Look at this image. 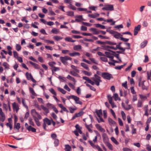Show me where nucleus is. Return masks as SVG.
Instances as JSON below:
<instances>
[{"label":"nucleus","mask_w":151,"mask_h":151,"mask_svg":"<svg viewBox=\"0 0 151 151\" xmlns=\"http://www.w3.org/2000/svg\"><path fill=\"white\" fill-rule=\"evenodd\" d=\"M94 77L91 78V79L93 81L90 79L89 78L86 76H83L82 78L92 85L95 84L97 86H99L100 85V83L102 82V81L101 80V77L96 74L94 75Z\"/></svg>","instance_id":"nucleus-1"},{"label":"nucleus","mask_w":151,"mask_h":151,"mask_svg":"<svg viewBox=\"0 0 151 151\" xmlns=\"http://www.w3.org/2000/svg\"><path fill=\"white\" fill-rule=\"evenodd\" d=\"M103 10L113 11L114 10V5L111 4H106L104 5V7L102 8Z\"/></svg>","instance_id":"nucleus-2"},{"label":"nucleus","mask_w":151,"mask_h":151,"mask_svg":"<svg viewBox=\"0 0 151 151\" xmlns=\"http://www.w3.org/2000/svg\"><path fill=\"white\" fill-rule=\"evenodd\" d=\"M101 76L104 79L108 80H110L111 78H113L111 74L107 72L102 73Z\"/></svg>","instance_id":"nucleus-3"},{"label":"nucleus","mask_w":151,"mask_h":151,"mask_svg":"<svg viewBox=\"0 0 151 151\" xmlns=\"http://www.w3.org/2000/svg\"><path fill=\"white\" fill-rule=\"evenodd\" d=\"M103 141L106 144V145L108 147L109 149L111 150H113V147L112 145L108 142V139L106 137L103 136Z\"/></svg>","instance_id":"nucleus-4"},{"label":"nucleus","mask_w":151,"mask_h":151,"mask_svg":"<svg viewBox=\"0 0 151 151\" xmlns=\"http://www.w3.org/2000/svg\"><path fill=\"white\" fill-rule=\"evenodd\" d=\"M109 51L108 52H106L105 53L106 56L109 58L111 60L114 58V57L112 56L113 53L112 52L113 51L110 50H109Z\"/></svg>","instance_id":"nucleus-5"},{"label":"nucleus","mask_w":151,"mask_h":151,"mask_svg":"<svg viewBox=\"0 0 151 151\" xmlns=\"http://www.w3.org/2000/svg\"><path fill=\"white\" fill-rule=\"evenodd\" d=\"M70 97H72V98L75 101L76 104H78L80 105L82 104V102L79 101V97L74 95L70 96Z\"/></svg>","instance_id":"nucleus-6"},{"label":"nucleus","mask_w":151,"mask_h":151,"mask_svg":"<svg viewBox=\"0 0 151 151\" xmlns=\"http://www.w3.org/2000/svg\"><path fill=\"white\" fill-rule=\"evenodd\" d=\"M90 123L87 122H85V125L86 128L88 129V131L91 133H92L93 131L91 128H92V126L91 124V121L90 120Z\"/></svg>","instance_id":"nucleus-7"},{"label":"nucleus","mask_w":151,"mask_h":151,"mask_svg":"<svg viewBox=\"0 0 151 151\" xmlns=\"http://www.w3.org/2000/svg\"><path fill=\"white\" fill-rule=\"evenodd\" d=\"M89 30L90 31L92 32L93 35H98L100 33V31L99 30L94 28H92L90 29Z\"/></svg>","instance_id":"nucleus-8"},{"label":"nucleus","mask_w":151,"mask_h":151,"mask_svg":"<svg viewBox=\"0 0 151 151\" xmlns=\"http://www.w3.org/2000/svg\"><path fill=\"white\" fill-rule=\"evenodd\" d=\"M141 27V25L139 24L135 27L134 30V35H136L137 34L138 31L140 29Z\"/></svg>","instance_id":"nucleus-9"},{"label":"nucleus","mask_w":151,"mask_h":151,"mask_svg":"<svg viewBox=\"0 0 151 151\" xmlns=\"http://www.w3.org/2000/svg\"><path fill=\"white\" fill-rule=\"evenodd\" d=\"M12 106L14 111H15L17 113L19 109L18 105L15 102H14L12 104Z\"/></svg>","instance_id":"nucleus-10"},{"label":"nucleus","mask_w":151,"mask_h":151,"mask_svg":"<svg viewBox=\"0 0 151 151\" xmlns=\"http://www.w3.org/2000/svg\"><path fill=\"white\" fill-rule=\"evenodd\" d=\"M43 122L48 125H51V119L50 120L49 119L47 118H45L43 120Z\"/></svg>","instance_id":"nucleus-11"},{"label":"nucleus","mask_w":151,"mask_h":151,"mask_svg":"<svg viewBox=\"0 0 151 151\" xmlns=\"http://www.w3.org/2000/svg\"><path fill=\"white\" fill-rule=\"evenodd\" d=\"M96 127L97 129L101 132H104L105 131L104 129L102 128V127L99 124H96Z\"/></svg>","instance_id":"nucleus-12"},{"label":"nucleus","mask_w":151,"mask_h":151,"mask_svg":"<svg viewBox=\"0 0 151 151\" xmlns=\"http://www.w3.org/2000/svg\"><path fill=\"white\" fill-rule=\"evenodd\" d=\"M77 18L75 19V21L78 22H81L82 20H83L82 15H77L76 17Z\"/></svg>","instance_id":"nucleus-13"},{"label":"nucleus","mask_w":151,"mask_h":151,"mask_svg":"<svg viewBox=\"0 0 151 151\" xmlns=\"http://www.w3.org/2000/svg\"><path fill=\"white\" fill-rule=\"evenodd\" d=\"M67 78L68 79L70 80V81H73L74 82V85L76 84V81L75 80L74 78L71 76L70 75H68L67 77Z\"/></svg>","instance_id":"nucleus-14"},{"label":"nucleus","mask_w":151,"mask_h":151,"mask_svg":"<svg viewBox=\"0 0 151 151\" xmlns=\"http://www.w3.org/2000/svg\"><path fill=\"white\" fill-rule=\"evenodd\" d=\"M99 14L96 13L93 14H89L88 15V16L90 18H95L96 17H99Z\"/></svg>","instance_id":"nucleus-15"},{"label":"nucleus","mask_w":151,"mask_h":151,"mask_svg":"<svg viewBox=\"0 0 151 151\" xmlns=\"http://www.w3.org/2000/svg\"><path fill=\"white\" fill-rule=\"evenodd\" d=\"M81 66L87 70L89 71L90 69L89 68L88 65L83 63H81Z\"/></svg>","instance_id":"nucleus-16"},{"label":"nucleus","mask_w":151,"mask_h":151,"mask_svg":"<svg viewBox=\"0 0 151 151\" xmlns=\"http://www.w3.org/2000/svg\"><path fill=\"white\" fill-rule=\"evenodd\" d=\"M69 55L71 57H75L76 56H79L80 55V53L77 52H74L73 53H69Z\"/></svg>","instance_id":"nucleus-17"},{"label":"nucleus","mask_w":151,"mask_h":151,"mask_svg":"<svg viewBox=\"0 0 151 151\" xmlns=\"http://www.w3.org/2000/svg\"><path fill=\"white\" fill-rule=\"evenodd\" d=\"M68 109L69 110L70 113H73L77 109V108L76 107L74 108H73L71 107H68Z\"/></svg>","instance_id":"nucleus-18"},{"label":"nucleus","mask_w":151,"mask_h":151,"mask_svg":"<svg viewBox=\"0 0 151 151\" xmlns=\"http://www.w3.org/2000/svg\"><path fill=\"white\" fill-rule=\"evenodd\" d=\"M81 46L80 45H76L73 47V49L74 50L78 51L81 49Z\"/></svg>","instance_id":"nucleus-19"},{"label":"nucleus","mask_w":151,"mask_h":151,"mask_svg":"<svg viewBox=\"0 0 151 151\" xmlns=\"http://www.w3.org/2000/svg\"><path fill=\"white\" fill-rule=\"evenodd\" d=\"M70 73L74 76L76 77L79 76V75L78 74V73H77L75 71H70Z\"/></svg>","instance_id":"nucleus-20"},{"label":"nucleus","mask_w":151,"mask_h":151,"mask_svg":"<svg viewBox=\"0 0 151 151\" xmlns=\"http://www.w3.org/2000/svg\"><path fill=\"white\" fill-rule=\"evenodd\" d=\"M33 119L37 125L38 126H40L41 125L39 121V120L37 118V117L36 116H34Z\"/></svg>","instance_id":"nucleus-21"},{"label":"nucleus","mask_w":151,"mask_h":151,"mask_svg":"<svg viewBox=\"0 0 151 151\" xmlns=\"http://www.w3.org/2000/svg\"><path fill=\"white\" fill-rule=\"evenodd\" d=\"M108 100L109 101V103L111 104V105L113 103H114V102L113 101L112 97H111V95H109L108 96Z\"/></svg>","instance_id":"nucleus-22"},{"label":"nucleus","mask_w":151,"mask_h":151,"mask_svg":"<svg viewBox=\"0 0 151 151\" xmlns=\"http://www.w3.org/2000/svg\"><path fill=\"white\" fill-rule=\"evenodd\" d=\"M41 107L42 109L45 112L46 114H48L49 112V110L48 108H47L43 106H41Z\"/></svg>","instance_id":"nucleus-23"},{"label":"nucleus","mask_w":151,"mask_h":151,"mask_svg":"<svg viewBox=\"0 0 151 151\" xmlns=\"http://www.w3.org/2000/svg\"><path fill=\"white\" fill-rule=\"evenodd\" d=\"M113 54V55H114L119 60L120 62H122L121 58L119 57V55L118 54H116L114 52H112Z\"/></svg>","instance_id":"nucleus-24"},{"label":"nucleus","mask_w":151,"mask_h":151,"mask_svg":"<svg viewBox=\"0 0 151 151\" xmlns=\"http://www.w3.org/2000/svg\"><path fill=\"white\" fill-rule=\"evenodd\" d=\"M60 58H61L66 61L67 60H72V58H71L66 56L64 57H61Z\"/></svg>","instance_id":"nucleus-25"},{"label":"nucleus","mask_w":151,"mask_h":151,"mask_svg":"<svg viewBox=\"0 0 151 151\" xmlns=\"http://www.w3.org/2000/svg\"><path fill=\"white\" fill-rule=\"evenodd\" d=\"M147 41L146 40L142 42L140 45L141 48H143L147 45Z\"/></svg>","instance_id":"nucleus-26"},{"label":"nucleus","mask_w":151,"mask_h":151,"mask_svg":"<svg viewBox=\"0 0 151 151\" xmlns=\"http://www.w3.org/2000/svg\"><path fill=\"white\" fill-rule=\"evenodd\" d=\"M122 36L120 33L118 32L115 33L114 35V36L115 38L120 39V37H121V36Z\"/></svg>","instance_id":"nucleus-27"},{"label":"nucleus","mask_w":151,"mask_h":151,"mask_svg":"<svg viewBox=\"0 0 151 151\" xmlns=\"http://www.w3.org/2000/svg\"><path fill=\"white\" fill-rule=\"evenodd\" d=\"M82 72L86 75L88 76H91L92 75V73L91 72H88L86 70L82 71Z\"/></svg>","instance_id":"nucleus-28"},{"label":"nucleus","mask_w":151,"mask_h":151,"mask_svg":"<svg viewBox=\"0 0 151 151\" xmlns=\"http://www.w3.org/2000/svg\"><path fill=\"white\" fill-rule=\"evenodd\" d=\"M29 131H31L32 132H36V129L35 128L32 127L31 126H29V127H28V129Z\"/></svg>","instance_id":"nucleus-29"},{"label":"nucleus","mask_w":151,"mask_h":151,"mask_svg":"<svg viewBox=\"0 0 151 151\" xmlns=\"http://www.w3.org/2000/svg\"><path fill=\"white\" fill-rule=\"evenodd\" d=\"M65 39L66 41L69 42H74L76 41L75 40H73L71 38L69 37H67Z\"/></svg>","instance_id":"nucleus-30"},{"label":"nucleus","mask_w":151,"mask_h":151,"mask_svg":"<svg viewBox=\"0 0 151 151\" xmlns=\"http://www.w3.org/2000/svg\"><path fill=\"white\" fill-rule=\"evenodd\" d=\"M57 89L60 92L63 94H65L66 93V91H65L63 88H61L60 87H58Z\"/></svg>","instance_id":"nucleus-31"},{"label":"nucleus","mask_w":151,"mask_h":151,"mask_svg":"<svg viewBox=\"0 0 151 151\" xmlns=\"http://www.w3.org/2000/svg\"><path fill=\"white\" fill-rule=\"evenodd\" d=\"M30 92L32 94L35 96H37V94L35 92L33 89L31 87L29 88Z\"/></svg>","instance_id":"nucleus-32"},{"label":"nucleus","mask_w":151,"mask_h":151,"mask_svg":"<svg viewBox=\"0 0 151 151\" xmlns=\"http://www.w3.org/2000/svg\"><path fill=\"white\" fill-rule=\"evenodd\" d=\"M51 32L53 33L57 34L59 33V30L58 29L53 28Z\"/></svg>","instance_id":"nucleus-33"},{"label":"nucleus","mask_w":151,"mask_h":151,"mask_svg":"<svg viewBox=\"0 0 151 151\" xmlns=\"http://www.w3.org/2000/svg\"><path fill=\"white\" fill-rule=\"evenodd\" d=\"M31 113L33 116V118L34 116H36V115L37 113L35 109H33L31 110Z\"/></svg>","instance_id":"nucleus-34"},{"label":"nucleus","mask_w":151,"mask_h":151,"mask_svg":"<svg viewBox=\"0 0 151 151\" xmlns=\"http://www.w3.org/2000/svg\"><path fill=\"white\" fill-rule=\"evenodd\" d=\"M95 26L96 27H100L102 29H105V27L104 26L101 25L99 24H95Z\"/></svg>","instance_id":"nucleus-35"},{"label":"nucleus","mask_w":151,"mask_h":151,"mask_svg":"<svg viewBox=\"0 0 151 151\" xmlns=\"http://www.w3.org/2000/svg\"><path fill=\"white\" fill-rule=\"evenodd\" d=\"M71 67L74 70V71H75L78 73H79V70L77 68V67L73 65H71Z\"/></svg>","instance_id":"nucleus-36"},{"label":"nucleus","mask_w":151,"mask_h":151,"mask_svg":"<svg viewBox=\"0 0 151 151\" xmlns=\"http://www.w3.org/2000/svg\"><path fill=\"white\" fill-rule=\"evenodd\" d=\"M58 78L62 82H65L66 81V78L65 77L60 76H58Z\"/></svg>","instance_id":"nucleus-37"},{"label":"nucleus","mask_w":151,"mask_h":151,"mask_svg":"<svg viewBox=\"0 0 151 151\" xmlns=\"http://www.w3.org/2000/svg\"><path fill=\"white\" fill-rule=\"evenodd\" d=\"M114 97L116 101L117 100H119V101L121 100L120 98L118 97V96L117 93H115L114 94Z\"/></svg>","instance_id":"nucleus-38"},{"label":"nucleus","mask_w":151,"mask_h":151,"mask_svg":"<svg viewBox=\"0 0 151 151\" xmlns=\"http://www.w3.org/2000/svg\"><path fill=\"white\" fill-rule=\"evenodd\" d=\"M26 76L27 78L29 80L31 79L33 77L31 74H29L27 72L26 74Z\"/></svg>","instance_id":"nucleus-39"},{"label":"nucleus","mask_w":151,"mask_h":151,"mask_svg":"<svg viewBox=\"0 0 151 151\" xmlns=\"http://www.w3.org/2000/svg\"><path fill=\"white\" fill-rule=\"evenodd\" d=\"M56 64V63L54 62H50L48 63L49 65L53 68L55 67V65Z\"/></svg>","instance_id":"nucleus-40"},{"label":"nucleus","mask_w":151,"mask_h":151,"mask_svg":"<svg viewBox=\"0 0 151 151\" xmlns=\"http://www.w3.org/2000/svg\"><path fill=\"white\" fill-rule=\"evenodd\" d=\"M65 151H70L71 149V147L69 145H65Z\"/></svg>","instance_id":"nucleus-41"},{"label":"nucleus","mask_w":151,"mask_h":151,"mask_svg":"<svg viewBox=\"0 0 151 151\" xmlns=\"http://www.w3.org/2000/svg\"><path fill=\"white\" fill-rule=\"evenodd\" d=\"M111 141L116 145H118L119 143L113 137H112L111 138Z\"/></svg>","instance_id":"nucleus-42"},{"label":"nucleus","mask_w":151,"mask_h":151,"mask_svg":"<svg viewBox=\"0 0 151 151\" xmlns=\"http://www.w3.org/2000/svg\"><path fill=\"white\" fill-rule=\"evenodd\" d=\"M96 113L99 117H101V116L102 115V112L101 110H97L96 111Z\"/></svg>","instance_id":"nucleus-43"},{"label":"nucleus","mask_w":151,"mask_h":151,"mask_svg":"<svg viewBox=\"0 0 151 151\" xmlns=\"http://www.w3.org/2000/svg\"><path fill=\"white\" fill-rule=\"evenodd\" d=\"M54 143L55 146H58V145L59 144V140L58 139H55V140H54Z\"/></svg>","instance_id":"nucleus-44"},{"label":"nucleus","mask_w":151,"mask_h":151,"mask_svg":"<svg viewBox=\"0 0 151 151\" xmlns=\"http://www.w3.org/2000/svg\"><path fill=\"white\" fill-rule=\"evenodd\" d=\"M121 114L122 117V119L124 120H126V116L125 113L123 111H121Z\"/></svg>","instance_id":"nucleus-45"},{"label":"nucleus","mask_w":151,"mask_h":151,"mask_svg":"<svg viewBox=\"0 0 151 151\" xmlns=\"http://www.w3.org/2000/svg\"><path fill=\"white\" fill-rule=\"evenodd\" d=\"M16 49L17 51H19L21 49V47L19 44H16Z\"/></svg>","instance_id":"nucleus-46"},{"label":"nucleus","mask_w":151,"mask_h":151,"mask_svg":"<svg viewBox=\"0 0 151 151\" xmlns=\"http://www.w3.org/2000/svg\"><path fill=\"white\" fill-rule=\"evenodd\" d=\"M53 38L56 41H58L63 39V37L58 36H55L53 37Z\"/></svg>","instance_id":"nucleus-47"},{"label":"nucleus","mask_w":151,"mask_h":151,"mask_svg":"<svg viewBox=\"0 0 151 151\" xmlns=\"http://www.w3.org/2000/svg\"><path fill=\"white\" fill-rule=\"evenodd\" d=\"M67 15L68 16H74V12L72 11H69L67 12Z\"/></svg>","instance_id":"nucleus-48"},{"label":"nucleus","mask_w":151,"mask_h":151,"mask_svg":"<svg viewBox=\"0 0 151 151\" xmlns=\"http://www.w3.org/2000/svg\"><path fill=\"white\" fill-rule=\"evenodd\" d=\"M89 116L91 118V119H83V121L85 122H88L90 123L89 121L91 120V123H92V116L91 115H90Z\"/></svg>","instance_id":"nucleus-49"},{"label":"nucleus","mask_w":151,"mask_h":151,"mask_svg":"<svg viewBox=\"0 0 151 151\" xmlns=\"http://www.w3.org/2000/svg\"><path fill=\"white\" fill-rule=\"evenodd\" d=\"M108 121L110 124H114L115 123V122L112 119L110 118H108Z\"/></svg>","instance_id":"nucleus-50"},{"label":"nucleus","mask_w":151,"mask_h":151,"mask_svg":"<svg viewBox=\"0 0 151 151\" xmlns=\"http://www.w3.org/2000/svg\"><path fill=\"white\" fill-rule=\"evenodd\" d=\"M49 14L50 15H55V13L52 10L51 8L49 9Z\"/></svg>","instance_id":"nucleus-51"},{"label":"nucleus","mask_w":151,"mask_h":151,"mask_svg":"<svg viewBox=\"0 0 151 151\" xmlns=\"http://www.w3.org/2000/svg\"><path fill=\"white\" fill-rule=\"evenodd\" d=\"M51 138L53 139H54V140H55V139H57L56 138L57 137V135L56 134H55V133L52 134H51Z\"/></svg>","instance_id":"nucleus-52"},{"label":"nucleus","mask_w":151,"mask_h":151,"mask_svg":"<svg viewBox=\"0 0 151 151\" xmlns=\"http://www.w3.org/2000/svg\"><path fill=\"white\" fill-rule=\"evenodd\" d=\"M60 60L62 63L65 65H68V63L67 62L66 60H64L61 58H60Z\"/></svg>","instance_id":"nucleus-53"},{"label":"nucleus","mask_w":151,"mask_h":151,"mask_svg":"<svg viewBox=\"0 0 151 151\" xmlns=\"http://www.w3.org/2000/svg\"><path fill=\"white\" fill-rule=\"evenodd\" d=\"M13 55L14 57L16 58H17L18 56V53L15 51H13Z\"/></svg>","instance_id":"nucleus-54"},{"label":"nucleus","mask_w":151,"mask_h":151,"mask_svg":"<svg viewBox=\"0 0 151 151\" xmlns=\"http://www.w3.org/2000/svg\"><path fill=\"white\" fill-rule=\"evenodd\" d=\"M3 65L5 67L6 69L9 68V65L6 62H4L3 64Z\"/></svg>","instance_id":"nucleus-55"},{"label":"nucleus","mask_w":151,"mask_h":151,"mask_svg":"<svg viewBox=\"0 0 151 151\" xmlns=\"http://www.w3.org/2000/svg\"><path fill=\"white\" fill-rule=\"evenodd\" d=\"M50 91L52 94H54L56 96L57 94L56 92L52 88L49 89Z\"/></svg>","instance_id":"nucleus-56"},{"label":"nucleus","mask_w":151,"mask_h":151,"mask_svg":"<svg viewBox=\"0 0 151 151\" xmlns=\"http://www.w3.org/2000/svg\"><path fill=\"white\" fill-rule=\"evenodd\" d=\"M88 8L90 10L95 11L96 10V9L97 8V7L93 6H89Z\"/></svg>","instance_id":"nucleus-57"},{"label":"nucleus","mask_w":151,"mask_h":151,"mask_svg":"<svg viewBox=\"0 0 151 151\" xmlns=\"http://www.w3.org/2000/svg\"><path fill=\"white\" fill-rule=\"evenodd\" d=\"M89 143L90 144V145H91V146L93 148H96V147L97 146L95 145L93 142L92 141H89Z\"/></svg>","instance_id":"nucleus-58"},{"label":"nucleus","mask_w":151,"mask_h":151,"mask_svg":"<svg viewBox=\"0 0 151 151\" xmlns=\"http://www.w3.org/2000/svg\"><path fill=\"white\" fill-rule=\"evenodd\" d=\"M22 103L23 105L26 108H28V106L26 105L25 101L24 99H22Z\"/></svg>","instance_id":"nucleus-59"},{"label":"nucleus","mask_w":151,"mask_h":151,"mask_svg":"<svg viewBox=\"0 0 151 151\" xmlns=\"http://www.w3.org/2000/svg\"><path fill=\"white\" fill-rule=\"evenodd\" d=\"M140 98L142 100H144L147 99V97L146 96L143 95L141 94L139 95Z\"/></svg>","instance_id":"nucleus-60"},{"label":"nucleus","mask_w":151,"mask_h":151,"mask_svg":"<svg viewBox=\"0 0 151 151\" xmlns=\"http://www.w3.org/2000/svg\"><path fill=\"white\" fill-rule=\"evenodd\" d=\"M29 124H31L33 126H35L34 124V123L33 121H32V119L31 118H29Z\"/></svg>","instance_id":"nucleus-61"},{"label":"nucleus","mask_w":151,"mask_h":151,"mask_svg":"<svg viewBox=\"0 0 151 151\" xmlns=\"http://www.w3.org/2000/svg\"><path fill=\"white\" fill-rule=\"evenodd\" d=\"M45 42L47 43H50L52 44H54V42L53 41L50 40H45Z\"/></svg>","instance_id":"nucleus-62"},{"label":"nucleus","mask_w":151,"mask_h":151,"mask_svg":"<svg viewBox=\"0 0 151 151\" xmlns=\"http://www.w3.org/2000/svg\"><path fill=\"white\" fill-rule=\"evenodd\" d=\"M64 89H65L66 90H67V91L70 92V88L68 87V85L66 84H65L64 87Z\"/></svg>","instance_id":"nucleus-63"},{"label":"nucleus","mask_w":151,"mask_h":151,"mask_svg":"<svg viewBox=\"0 0 151 151\" xmlns=\"http://www.w3.org/2000/svg\"><path fill=\"white\" fill-rule=\"evenodd\" d=\"M20 127V124L19 123H17L15 125L14 128L19 129Z\"/></svg>","instance_id":"nucleus-64"}]
</instances>
